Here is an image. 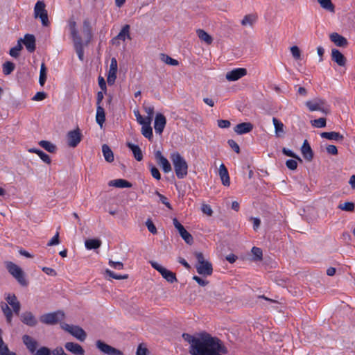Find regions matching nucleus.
<instances>
[{
    "label": "nucleus",
    "mask_w": 355,
    "mask_h": 355,
    "mask_svg": "<svg viewBox=\"0 0 355 355\" xmlns=\"http://www.w3.org/2000/svg\"><path fill=\"white\" fill-rule=\"evenodd\" d=\"M227 352V348L217 337L207 333L200 334V342L195 355H224Z\"/></svg>",
    "instance_id": "f257e3e1"
},
{
    "label": "nucleus",
    "mask_w": 355,
    "mask_h": 355,
    "mask_svg": "<svg viewBox=\"0 0 355 355\" xmlns=\"http://www.w3.org/2000/svg\"><path fill=\"white\" fill-rule=\"evenodd\" d=\"M68 25L76 52L78 56V58L83 61L84 60L83 47L85 44L82 39V37L78 33L76 22L73 19H69Z\"/></svg>",
    "instance_id": "f03ea898"
},
{
    "label": "nucleus",
    "mask_w": 355,
    "mask_h": 355,
    "mask_svg": "<svg viewBox=\"0 0 355 355\" xmlns=\"http://www.w3.org/2000/svg\"><path fill=\"white\" fill-rule=\"evenodd\" d=\"M171 159L174 166L176 176L179 179L185 178L188 173V164L186 160L179 153H173L171 155Z\"/></svg>",
    "instance_id": "7ed1b4c3"
},
{
    "label": "nucleus",
    "mask_w": 355,
    "mask_h": 355,
    "mask_svg": "<svg viewBox=\"0 0 355 355\" xmlns=\"http://www.w3.org/2000/svg\"><path fill=\"white\" fill-rule=\"evenodd\" d=\"M5 266L8 272L22 286H27L28 282L25 277L23 270L17 264L12 261H5Z\"/></svg>",
    "instance_id": "20e7f679"
},
{
    "label": "nucleus",
    "mask_w": 355,
    "mask_h": 355,
    "mask_svg": "<svg viewBox=\"0 0 355 355\" xmlns=\"http://www.w3.org/2000/svg\"><path fill=\"white\" fill-rule=\"evenodd\" d=\"M194 255L197 259L196 268L198 273L202 276L211 275L213 271L211 263L205 259L201 252H196Z\"/></svg>",
    "instance_id": "39448f33"
},
{
    "label": "nucleus",
    "mask_w": 355,
    "mask_h": 355,
    "mask_svg": "<svg viewBox=\"0 0 355 355\" xmlns=\"http://www.w3.org/2000/svg\"><path fill=\"white\" fill-rule=\"evenodd\" d=\"M305 105L310 112L318 111L324 114L329 113V108L324 99L314 98L307 101Z\"/></svg>",
    "instance_id": "423d86ee"
},
{
    "label": "nucleus",
    "mask_w": 355,
    "mask_h": 355,
    "mask_svg": "<svg viewBox=\"0 0 355 355\" xmlns=\"http://www.w3.org/2000/svg\"><path fill=\"white\" fill-rule=\"evenodd\" d=\"M34 17L35 19L40 18L43 26L48 27L50 25L47 10H46V5L43 1H38L35 3L34 7Z\"/></svg>",
    "instance_id": "0eeeda50"
},
{
    "label": "nucleus",
    "mask_w": 355,
    "mask_h": 355,
    "mask_svg": "<svg viewBox=\"0 0 355 355\" xmlns=\"http://www.w3.org/2000/svg\"><path fill=\"white\" fill-rule=\"evenodd\" d=\"M60 327L80 341H84L86 339L87 334L85 331L78 326L70 325L62 322L60 323Z\"/></svg>",
    "instance_id": "6e6552de"
},
{
    "label": "nucleus",
    "mask_w": 355,
    "mask_h": 355,
    "mask_svg": "<svg viewBox=\"0 0 355 355\" xmlns=\"http://www.w3.org/2000/svg\"><path fill=\"white\" fill-rule=\"evenodd\" d=\"M64 318V313L62 311H57L52 313L44 314L40 316V320L41 322L48 324L54 325Z\"/></svg>",
    "instance_id": "1a4fd4ad"
},
{
    "label": "nucleus",
    "mask_w": 355,
    "mask_h": 355,
    "mask_svg": "<svg viewBox=\"0 0 355 355\" xmlns=\"http://www.w3.org/2000/svg\"><path fill=\"white\" fill-rule=\"evenodd\" d=\"M150 263L151 266L157 270L167 282L170 283H173L177 282L176 275L174 272L167 270L166 268L161 266L156 261H150Z\"/></svg>",
    "instance_id": "9d476101"
},
{
    "label": "nucleus",
    "mask_w": 355,
    "mask_h": 355,
    "mask_svg": "<svg viewBox=\"0 0 355 355\" xmlns=\"http://www.w3.org/2000/svg\"><path fill=\"white\" fill-rule=\"evenodd\" d=\"M173 223L174 227L178 231L180 236L182 239L189 245H191L193 243V238L192 235L187 232L184 226L178 221L177 218L173 219Z\"/></svg>",
    "instance_id": "9b49d317"
},
{
    "label": "nucleus",
    "mask_w": 355,
    "mask_h": 355,
    "mask_svg": "<svg viewBox=\"0 0 355 355\" xmlns=\"http://www.w3.org/2000/svg\"><path fill=\"white\" fill-rule=\"evenodd\" d=\"M96 345L99 350L105 354H107L108 355H124L122 351L116 349L100 340L96 342Z\"/></svg>",
    "instance_id": "f8f14e48"
},
{
    "label": "nucleus",
    "mask_w": 355,
    "mask_h": 355,
    "mask_svg": "<svg viewBox=\"0 0 355 355\" xmlns=\"http://www.w3.org/2000/svg\"><path fill=\"white\" fill-rule=\"evenodd\" d=\"M67 139L69 146L72 148L76 147L82 139V135L80 129L76 128V130L69 131L67 133Z\"/></svg>",
    "instance_id": "ddd939ff"
},
{
    "label": "nucleus",
    "mask_w": 355,
    "mask_h": 355,
    "mask_svg": "<svg viewBox=\"0 0 355 355\" xmlns=\"http://www.w3.org/2000/svg\"><path fill=\"white\" fill-rule=\"evenodd\" d=\"M247 74V69L245 68L234 69L225 75V78L228 81H236Z\"/></svg>",
    "instance_id": "4468645a"
},
{
    "label": "nucleus",
    "mask_w": 355,
    "mask_h": 355,
    "mask_svg": "<svg viewBox=\"0 0 355 355\" xmlns=\"http://www.w3.org/2000/svg\"><path fill=\"white\" fill-rule=\"evenodd\" d=\"M117 69V60L115 58H112L111 59L110 69L107 78V83L110 85H113L115 82L116 78Z\"/></svg>",
    "instance_id": "2eb2a0df"
},
{
    "label": "nucleus",
    "mask_w": 355,
    "mask_h": 355,
    "mask_svg": "<svg viewBox=\"0 0 355 355\" xmlns=\"http://www.w3.org/2000/svg\"><path fill=\"white\" fill-rule=\"evenodd\" d=\"M20 43H23L28 51L32 53L35 50V37L32 34H26L24 38L19 40Z\"/></svg>",
    "instance_id": "dca6fc26"
},
{
    "label": "nucleus",
    "mask_w": 355,
    "mask_h": 355,
    "mask_svg": "<svg viewBox=\"0 0 355 355\" xmlns=\"http://www.w3.org/2000/svg\"><path fill=\"white\" fill-rule=\"evenodd\" d=\"M21 321L27 326L35 327L37 324V320L33 313L31 311H26L23 312L20 315Z\"/></svg>",
    "instance_id": "f3484780"
},
{
    "label": "nucleus",
    "mask_w": 355,
    "mask_h": 355,
    "mask_svg": "<svg viewBox=\"0 0 355 355\" xmlns=\"http://www.w3.org/2000/svg\"><path fill=\"white\" fill-rule=\"evenodd\" d=\"M182 337L190 344V354L191 355H195L196 349H197V346L200 342V335L198 336H193L188 334H183Z\"/></svg>",
    "instance_id": "a211bd4d"
},
{
    "label": "nucleus",
    "mask_w": 355,
    "mask_h": 355,
    "mask_svg": "<svg viewBox=\"0 0 355 355\" xmlns=\"http://www.w3.org/2000/svg\"><path fill=\"white\" fill-rule=\"evenodd\" d=\"M64 348L74 355H84L85 353V349L80 345L73 342H67L64 344Z\"/></svg>",
    "instance_id": "6ab92c4d"
},
{
    "label": "nucleus",
    "mask_w": 355,
    "mask_h": 355,
    "mask_svg": "<svg viewBox=\"0 0 355 355\" xmlns=\"http://www.w3.org/2000/svg\"><path fill=\"white\" fill-rule=\"evenodd\" d=\"M6 300L7 302L6 304L12 306L13 312L15 314L19 315L21 309V304L18 301L16 295L15 294L8 293L6 297Z\"/></svg>",
    "instance_id": "aec40b11"
},
{
    "label": "nucleus",
    "mask_w": 355,
    "mask_h": 355,
    "mask_svg": "<svg viewBox=\"0 0 355 355\" xmlns=\"http://www.w3.org/2000/svg\"><path fill=\"white\" fill-rule=\"evenodd\" d=\"M331 60L338 66L344 67L346 64L347 59L344 55L338 49H333L331 53Z\"/></svg>",
    "instance_id": "412c9836"
},
{
    "label": "nucleus",
    "mask_w": 355,
    "mask_h": 355,
    "mask_svg": "<svg viewBox=\"0 0 355 355\" xmlns=\"http://www.w3.org/2000/svg\"><path fill=\"white\" fill-rule=\"evenodd\" d=\"M130 26L128 24L125 25L119 33L112 39V42L113 44H119L118 40L125 41L126 38L130 39Z\"/></svg>",
    "instance_id": "4be33fe9"
},
{
    "label": "nucleus",
    "mask_w": 355,
    "mask_h": 355,
    "mask_svg": "<svg viewBox=\"0 0 355 355\" xmlns=\"http://www.w3.org/2000/svg\"><path fill=\"white\" fill-rule=\"evenodd\" d=\"M155 158L165 173H168L171 171V164L168 159L162 155L160 151L158 150L155 153Z\"/></svg>",
    "instance_id": "5701e85b"
},
{
    "label": "nucleus",
    "mask_w": 355,
    "mask_h": 355,
    "mask_svg": "<svg viewBox=\"0 0 355 355\" xmlns=\"http://www.w3.org/2000/svg\"><path fill=\"white\" fill-rule=\"evenodd\" d=\"M166 123V117L162 114H157L155 119L154 128L155 132L162 134Z\"/></svg>",
    "instance_id": "b1692460"
},
{
    "label": "nucleus",
    "mask_w": 355,
    "mask_h": 355,
    "mask_svg": "<svg viewBox=\"0 0 355 355\" xmlns=\"http://www.w3.org/2000/svg\"><path fill=\"white\" fill-rule=\"evenodd\" d=\"M22 341L31 353L33 354L37 350L36 349L38 345V343L31 336L26 334L22 336Z\"/></svg>",
    "instance_id": "393cba45"
},
{
    "label": "nucleus",
    "mask_w": 355,
    "mask_h": 355,
    "mask_svg": "<svg viewBox=\"0 0 355 355\" xmlns=\"http://www.w3.org/2000/svg\"><path fill=\"white\" fill-rule=\"evenodd\" d=\"M329 38L338 47H346L348 45L347 40L337 33L330 34Z\"/></svg>",
    "instance_id": "a878e982"
},
{
    "label": "nucleus",
    "mask_w": 355,
    "mask_h": 355,
    "mask_svg": "<svg viewBox=\"0 0 355 355\" xmlns=\"http://www.w3.org/2000/svg\"><path fill=\"white\" fill-rule=\"evenodd\" d=\"M82 33H83V34L84 35V38L85 40V44L87 45L89 43V42L91 41L92 37V27L90 25V22L88 19H85L83 21Z\"/></svg>",
    "instance_id": "bb28decb"
},
{
    "label": "nucleus",
    "mask_w": 355,
    "mask_h": 355,
    "mask_svg": "<svg viewBox=\"0 0 355 355\" xmlns=\"http://www.w3.org/2000/svg\"><path fill=\"white\" fill-rule=\"evenodd\" d=\"M301 152L304 158L310 162L313 158V153L307 140H304L301 148Z\"/></svg>",
    "instance_id": "cd10ccee"
},
{
    "label": "nucleus",
    "mask_w": 355,
    "mask_h": 355,
    "mask_svg": "<svg viewBox=\"0 0 355 355\" xmlns=\"http://www.w3.org/2000/svg\"><path fill=\"white\" fill-rule=\"evenodd\" d=\"M253 129V125L250 122H243L234 127V131L238 135H243L250 132Z\"/></svg>",
    "instance_id": "c85d7f7f"
},
{
    "label": "nucleus",
    "mask_w": 355,
    "mask_h": 355,
    "mask_svg": "<svg viewBox=\"0 0 355 355\" xmlns=\"http://www.w3.org/2000/svg\"><path fill=\"white\" fill-rule=\"evenodd\" d=\"M257 18L258 17L256 14H248L243 17V18L241 21V24L244 27L248 26L252 28L254 24L256 23Z\"/></svg>",
    "instance_id": "c756f323"
},
{
    "label": "nucleus",
    "mask_w": 355,
    "mask_h": 355,
    "mask_svg": "<svg viewBox=\"0 0 355 355\" xmlns=\"http://www.w3.org/2000/svg\"><path fill=\"white\" fill-rule=\"evenodd\" d=\"M219 175L222 182V184L224 186H230V180L229 173L227 171V168L223 164H221L219 167Z\"/></svg>",
    "instance_id": "7c9ffc66"
},
{
    "label": "nucleus",
    "mask_w": 355,
    "mask_h": 355,
    "mask_svg": "<svg viewBox=\"0 0 355 355\" xmlns=\"http://www.w3.org/2000/svg\"><path fill=\"white\" fill-rule=\"evenodd\" d=\"M272 121L275 127V136L277 137H282L285 134L284 125L275 117H273Z\"/></svg>",
    "instance_id": "2f4dec72"
},
{
    "label": "nucleus",
    "mask_w": 355,
    "mask_h": 355,
    "mask_svg": "<svg viewBox=\"0 0 355 355\" xmlns=\"http://www.w3.org/2000/svg\"><path fill=\"white\" fill-rule=\"evenodd\" d=\"M108 185L116 188H130L132 184L124 179H116L109 182Z\"/></svg>",
    "instance_id": "473e14b6"
},
{
    "label": "nucleus",
    "mask_w": 355,
    "mask_h": 355,
    "mask_svg": "<svg viewBox=\"0 0 355 355\" xmlns=\"http://www.w3.org/2000/svg\"><path fill=\"white\" fill-rule=\"evenodd\" d=\"M321 137L334 141H343V135L338 132H324L320 134Z\"/></svg>",
    "instance_id": "72a5a7b5"
},
{
    "label": "nucleus",
    "mask_w": 355,
    "mask_h": 355,
    "mask_svg": "<svg viewBox=\"0 0 355 355\" xmlns=\"http://www.w3.org/2000/svg\"><path fill=\"white\" fill-rule=\"evenodd\" d=\"M1 309L3 313V315H5L6 318L7 322L10 324L12 322V320L13 310L12 311L11 309L8 305V304H6L5 302L1 303Z\"/></svg>",
    "instance_id": "f704fd0d"
},
{
    "label": "nucleus",
    "mask_w": 355,
    "mask_h": 355,
    "mask_svg": "<svg viewBox=\"0 0 355 355\" xmlns=\"http://www.w3.org/2000/svg\"><path fill=\"white\" fill-rule=\"evenodd\" d=\"M127 146L132 151L135 158L139 162L141 161L143 159V153L139 146L131 143H128Z\"/></svg>",
    "instance_id": "c9c22d12"
},
{
    "label": "nucleus",
    "mask_w": 355,
    "mask_h": 355,
    "mask_svg": "<svg viewBox=\"0 0 355 355\" xmlns=\"http://www.w3.org/2000/svg\"><path fill=\"white\" fill-rule=\"evenodd\" d=\"M197 35L200 40L204 42H205L207 44L209 45L213 42L212 37L209 35L206 31L202 29H198L196 31Z\"/></svg>",
    "instance_id": "e433bc0d"
},
{
    "label": "nucleus",
    "mask_w": 355,
    "mask_h": 355,
    "mask_svg": "<svg viewBox=\"0 0 355 355\" xmlns=\"http://www.w3.org/2000/svg\"><path fill=\"white\" fill-rule=\"evenodd\" d=\"M102 151H103V154L105 157V159L107 162H112L114 161L113 152L107 145H106V144L103 145Z\"/></svg>",
    "instance_id": "4c0bfd02"
},
{
    "label": "nucleus",
    "mask_w": 355,
    "mask_h": 355,
    "mask_svg": "<svg viewBox=\"0 0 355 355\" xmlns=\"http://www.w3.org/2000/svg\"><path fill=\"white\" fill-rule=\"evenodd\" d=\"M96 120L97 123H98L101 126L103 125L105 121V110L101 105L97 106Z\"/></svg>",
    "instance_id": "58836bf2"
},
{
    "label": "nucleus",
    "mask_w": 355,
    "mask_h": 355,
    "mask_svg": "<svg viewBox=\"0 0 355 355\" xmlns=\"http://www.w3.org/2000/svg\"><path fill=\"white\" fill-rule=\"evenodd\" d=\"M320 6L324 10L330 12H335V6L331 2V0H317Z\"/></svg>",
    "instance_id": "ea45409f"
},
{
    "label": "nucleus",
    "mask_w": 355,
    "mask_h": 355,
    "mask_svg": "<svg viewBox=\"0 0 355 355\" xmlns=\"http://www.w3.org/2000/svg\"><path fill=\"white\" fill-rule=\"evenodd\" d=\"M85 245L88 250L97 249L101 245V241L97 239H87L85 242Z\"/></svg>",
    "instance_id": "a19ab883"
},
{
    "label": "nucleus",
    "mask_w": 355,
    "mask_h": 355,
    "mask_svg": "<svg viewBox=\"0 0 355 355\" xmlns=\"http://www.w3.org/2000/svg\"><path fill=\"white\" fill-rule=\"evenodd\" d=\"M39 145L49 153H55L56 150L55 145L49 141L42 140Z\"/></svg>",
    "instance_id": "79ce46f5"
},
{
    "label": "nucleus",
    "mask_w": 355,
    "mask_h": 355,
    "mask_svg": "<svg viewBox=\"0 0 355 355\" xmlns=\"http://www.w3.org/2000/svg\"><path fill=\"white\" fill-rule=\"evenodd\" d=\"M141 125H143L141 128L142 135L148 139H150L153 137V130L150 127V123H144Z\"/></svg>",
    "instance_id": "37998d69"
},
{
    "label": "nucleus",
    "mask_w": 355,
    "mask_h": 355,
    "mask_svg": "<svg viewBox=\"0 0 355 355\" xmlns=\"http://www.w3.org/2000/svg\"><path fill=\"white\" fill-rule=\"evenodd\" d=\"M338 208L345 211L352 212L354 211L355 205L352 202H345L338 205Z\"/></svg>",
    "instance_id": "c03bdc74"
},
{
    "label": "nucleus",
    "mask_w": 355,
    "mask_h": 355,
    "mask_svg": "<svg viewBox=\"0 0 355 355\" xmlns=\"http://www.w3.org/2000/svg\"><path fill=\"white\" fill-rule=\"evenodd\" d=\"M160 58L162 62L164 63L171 65V66H177L178 65V61L175 59H173L168 56L166 54L161 53L160 54Z\"/></svg>",
    "instance_id": "a18cd8bd"
},
{
    "label": "nucleus",
    "mask_w": 355,
    "mask_h": 355,
    "mask_svg": "<svg viewBox=\"0 0 355 355\" xmlns=\"http://www.w3.org/2000/svg\"><path fill=\"white\" fill-rule=\"evenodd\" d=\"M46 80V67L44 63H42L41 68H40V78H39V83L41 86H43L44 85Z\"/></svg>",
    "instance_id": "49530a36"
},
{
    "label": "nucleus",
    "mask_w": 355,
    "mask_h": 355,
    "mask_svg": "<svg viewBox=\"0 0 355 355\" xmlns=\"http://www.w3.org/2000/svg\"><path fill=\"white\" fill-rule=\"evenodd\" d=\"M22 48L20 41L18 40L17 45L10 49L9 54L13 58H17L19 55V51Z\"/></svg>",
    "instance_id": "de8ad7c7"
},
{
    "label": "nucleus",
    "mask_w": 355,
    "mask_h": 355,
    "mask_svg": "<svg viewBox=\"0 0 355 355\" xmlns=\"http://www.w3.org/2000/svg\"><path fill=\"white\" fill-rule=\"evenodd\" d=\"M105 273L109 277H112L113 279H118V280L127 279L128 278V274L117 275V274L114 273L113 271L110 270V269H106L105 270Z\"/></svg>",
    "instance_id": "09e8293b"
},
{
    "label": "nucleus",
    "mask_w": 355,
    "mask_h": 355,
    "mask_svg": "<svg viewBox=\"0 0 355 355\" xmlns=\"http://www.w3.org/2000/svg\"><path fill=\"white\" fill-rule=\"evenodd\" d=\"M15 69V64L11 62H6L3 64V72L5 75L10 74Z\"/></svg>",
    "instance_id": "8fccbe9b"
},
{
    "label": "nucleus",
    "mask_w": 355,
    "mask_h": 355,
    "mask_svg": "<svg viewBox=\"0 0 355 355\" xmlns=\"http://www.w3.org/2000/svg\"><path fill=\"white\" fill-rule=\"evenodd\" d=\"M136 355H151V354L144 344L141 343L137 349Z\"/></svg>",
    "instance_id": "3c124183"
},
{
    "label": "nucleus",
    "mask_w": 355,
    "mask_h": 355,
    "mask_svg": "<svg viewBox=\"0 0 355 355\" xmlns=\"http://www.w3.org/2000/svg\"><path fill=\"white\" fill-rule=\"evenodd\" d=\"M311 123L313 126L316 128H324L326 126V119L319 118L318 119H314L311 121Z\"/></svg>",
    "instance_id": "603ef678"
},
{
    "label": "nucleus",
    "mask_w": 355,
    "mask_h": 355,
    "mask_svg": "<svg viewBox=\"0 0 355 355\" xmlns=\"http://www.w3.org/2000/svg\"><path fill=\"white\" fill-rule=\"evenodd\" d=\"M144 110L148 114V116L146 117V123H151L152 118L154 114V107L152 106L145 107Z\"/></svg>",
    "instance_id": "864d4df0"
},
{
    "label": "nucleus",
    "mask_w": 355,
    "mask_h": 355,
    "mask_svg": "<svg viewBox=\"0 0 355 355\" xmlns=\"http://www.w3.org/2000/svg\"><path fill=\"white\" fill-rule=\"evenodd\" d=\"M291 52L294 59H301V51L298 46H293L291 47Z\"/></svg>",
    "instance_id": "5fc2aeb1"
},
{
    "label": "nucleus",
    "mask_w": 355,
    "mask_h": 355,
    "mask_svg": "<svg viewBox=\"0 0 355 355\" xmlns=\"http://www.w3.org/2000/svg\"><path fill=\"white\" fill-rule=\"evenodd\" d=\"M252 253L255 257L257 260H262V250L261 248L257 247H253L252 248Z\"/></svg>",
    "instance_id": "6e6d98bb"
},
{
    "label": "nucleus",
    "mask_w": 355,
    "mask_h": 355,
    "mask_svg": "<svg viewBox=\"0 0 355 355\" xmlns=\"http://www.w3.org/2000/svg\"><path fill=\"white\" fill-rule=\"evenodd\" d=\"M109 265L115 270H120L123 269V263L121 261H114L111 259L109 260Z\"/></svg>",
    "instance_id": "4d7b16f0"
},
{
    "label": "nucleus",
    "mask_w": 355,
    "mask_h": 355,
    "mask_svg": "<svg viewBox=\"0 0 355 355\" xmlns=\"http://www.w3.org/2000/svg\"><path fill=\"white\" fill-rule=\"evenodd\" d=\"M146 225L150 233H152L153 234H157V228L150 219H148L146 220Z\"/></svg>",
    "instance_id": "13d9d810"
},
{
    "label": "nucleus",
    "mask_w": 355,
    "mask_h": 355,
    "mask_svg": "<svg viewBox=\"0 0 355 355\" xmlns=\"http://www.w3.org/2000/svg\"><path fill=\"white\" fill-rule=\"evenodd\" d=\"M282 152H283V153L284 155H286L287 156H289V157H291L293 158H295V159L299 160L301 162H302V159L298 155H297L295 153H294L292 150H291L289 149L284 148L283 150H282Z\"/></svg>",
    "instance_id": "bf43d9fd"
},
{
    "label": "nucleus",
    "mask_w": 355,
    "mask_h": 355,
    "mask_svg": "<svg viewBox=\"0 0 355 355\" xmlns=\"http://www.w3.org/2000/svg\"><path fill=\"white\" fill-rule=\"evenodd\" d=\"M202 211L207 215L208 216H211L213 214V211L211 207L207 204H202L201 207Z\"/></svg>",
    "instance_id": "052dcab7"
},
{
    "label": "nucleus",
    "mask_w": 355,
    "mask_h": 355,
    "mask_svg": "<svg viewBox=\"0 0 355 355\" xmlns=\"http://www.w3.org/2000/svg\"><path fill=\"white\" fill-rule=\"evenodd\" d=\"M46 98V94L44 92H38L35 94V95L32 98V100L34 101H42Z\"/></svg>",
    "instance_id": "680f3d73"
},
{
    "label": "nucleus",
    "mask_w": 355,
    "mask_h": 355,
    "mask_svg": "<svg viewBox=\"0 0 355 355\" xmlns=\"http://www.w3.org/2000/svg\"><path fill=\"white\" fill-rule=\"evenodd\" d=\"M155 194L158 196L159 198L160 201L165 205L168 209H171L172 207L171 206V204L168 201L167 198L163 196L162 194L159 193L158 191H155Z\"/></svg>",
    "instance_id": "e2e57ef3"
},
{
    "label": "nucleus",
    "mask_w": 355,
    "mask_h": 355,
    "mask_svg": "<svg viewBox=\"0 0 355 355\" xmlns=\"http://www.w3.org/2000/svg\"><path fill=\"white\" fill-rule=\"evenodd\" d=\"M150 173L152 176L157 180L161 178V175L159 170L154 166H150Z\"/></svg>",
    "instance_id": "0e129e2a"
},
{
    "label": "nucleus",
    "mask_w": 355,
    "mask_h": 355,
    "mask_svg": "<svg viewBox=\"0 0 355 355\" xmlns=\"http://www.w3.org/2000/svg\"><path fill=\"white\" fill-rule=\"evenodd\" d=\"M37 155L45 163H46L48 164H51V159L50 157L49 156V155H47L45 153H44L43 151L40 150Z\"/></svg>",
    "instance_id": "69168bd1"
},
{
    "label": "nucleus",
    "mask_w": 355,
    "mask_h": 355,
    "mask_svg": "<svg viewBox=\"0 0 355 355\" xmlns=\"http://www.w3.org/2000/svg\"><path fill=\"white\" fill-rule=\"evenodd\" d=\"M286 166L291 170H295L297 167V162L294 159H288L286 162Z\"/></svg>",
    "instance_id": "338daca9"
},
{
    "label": "nucleus",
    "mask_w": 355,
    "mask_h": 355,
    "mask_svg": "<svg viewBox=\"0 0 355 355\" xmlns=\"http://www.w3.org/2000/svg\"><path fill=\"white\" fill-rule=\"evenodd\" d=\"M217 123L220 128H227L230 126V121L228 120L220 119L217 121Z\"/></svg>",
    "instance_id": "774afa93"
}]
</instances>
